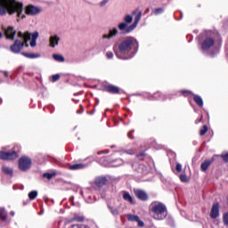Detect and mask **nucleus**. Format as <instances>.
Segmentation results:
<instances>
[{
    "label": "nucleus",
    "instance_id": "49530a36",
    "mask_svg": "<svg viewBox=\"0 0 228 228\" xmlns=\"http://www.w3.org/2000/svg\"><path fill=\"white\" fill-rule=\"evenodd\" d=\"M0 38H3V33L0 32Z\"/></svg>",
    "mask_w": 228,
    "mask_h": 228
},
{
    "label": "nucleus",
    "instance_id": "9d476101",
    "mask_svg": "<svg viewBox=\"0 0 228 228\" xmlns=\"http://www.w3.org/2000/svg\"><path fill=\"white\" fill-rule=\"evenodd\" d=\"M60 36L53 35L49 37V46L52 48L56 47L60 44Z\"/></svg>",
    "mask_w": 228,
    "mask_h": 228
},
{
    "label": "nucleus",
    "instance_id": "dca6fc26",
    "mask_svg": "<svg viewBox=\"0 0 228 228\" xmlns=\"http://www.w3.org/2000/svg\"><path fill=\"white\" fill-rule=\"evenodd\" d=\"M118 33V30L117 28H113L110 30L109 34H104L102 36V38H113V37H117V34Z\"/></svg>",
    "mask_w": 228,
    "mask_h": 228
},
{
    "label": "nucleus",
    "instance_id": "37998d69",
    "mask_svg": "<svg viewBox=\"0 0 228 228\" xmlns=\"http://www.w3.org/2000/svg\"><path fill=\"white\" fill-rule=\"evenodd\" d=\"M136 222H137L139 227H143V223L140 220V218Z\"/></svg>",
    "mask_w": 228,
    "mask_h": 228
},
{
    "label": "nucleus",
    "instance_id": "c9c22d12",
    "mask_svg": "<svg viewBox=\"0 0 228 228\" xmlns=\"http://www.w3.org/2000/svg\"><path fill=\"white\" fill-rule=\"evenodd\" d=\"M223 220L224 225H228V213L224 214Z\"/></svg>",
    "mask_w": 228,
    "mask_h": 228
},
{
    "label": "nucleus",
    "instance_id": "bb28decb",
    "mask_svg": "<svg viewBox=\"0 0 228 228\" xmlns=\"http://www.w3.org/2000/svg\"><path fill=\"white\" fill-rule=\"evenodd\" d=\"M118 28L120 29V31H124V33H127L126 32L127 29V23H119Z\"/></svg>",
    "mask_w": 228,
    "mask_h": 228
},
{
    "label": "nucleus",
    "instance_id": "7c9ffc66",
    "mask_svg": "<svg viewBox=\"0 0 228 228\" xmlns=\"http://www.w3.org/2000/svg\"><path fill=\"white\" fill-rule=\"evenodd\" d=\"M208 133V126H204L203 128L200 131V136H204Z\"/></svg>",
    "mask_w": 228,
    "mask_h": 228
},
{
    "label": "nucleus",
    "instance_id": "f704fd0d",
    "mask_svg": "<svg viewBox=\"0 0 228 228\" xmlns=\"http://www.w3.org/2000/svg\"><path fill=\"white\" fill-rule=\"evenodd\" d=\"M58 79H60V75L59 74L52 76L53 83H55V81H58Z\"/></svg>",
    "mask_w": 228,
    "mask_h": 228
},
{
    "label": "nucleus",
    "instance_id": "20e7f679",
    "mask_svg": "<svg viewBox=\"0 0 228 228\" xmlns=\"http://www.w3.org/2000/svg\"><path fill=\"white\" fill-rule=\"evenodd\" d=\"M151 211L155 220H165L167 218V207L160 202L152 203Z\"/></svg>",
    "mask_w": 228,
    "mask_h": 228
},
{
    "label": "nucleus",
    "instance_id": "2eb2a0df",
    "mask_svg": "<svg viewBox=\"0 0 228 228\" xmlns=\"http://www.w3.org/2000/svg\"><path fill=\"white\" fill-rule=\"evenodd\" d=\"M106 92H109L110 94H118L120 92V89L118 86H107L105 87Z\"/></svg>",
    "mask_w": 228,
    "mask_h": 228
},
{
    "label": "nucleus",
    "instance_id": "7ed1b4c3",
    "mask_svg": "<svg viewBox=\"0 0 228 228\" xmlns=\"http://www.w3.org/2000/svg\"><path fill=\"white\" fill-rule=\"evenodd\" d=\"M31 40V34L29 32L22 33L21 31L18 32V38L14 41L13 45H11L10 50L15 54H19L22 48L28 47V41Z\"/></svg>",
    "mask_w": 228,
    "mask_h": 228
},
{
    "label": "nucleus",
    "instance_id": "58836bf2",
    "mask_svg": "<svg viewBox=\"0 0 228 228\" xmlns=\"http://www.w3.org/2000/svg\"><path fill=\"white\" fill-rule=\"evenodd\" d=\"M106 56L109 60H111L113 58V53L111 52H107Z\"/></svg>",
    "mask_w": 228,
    "mask_h": 228
},
{
    "label": "nucleus",
    "instance_id": "de8ad7c7",
    "mask_svg": "<svg viewBox=\"0 0 228 228\" xmlns=\"http://www.w3.org/2000/svg\"><path fill=\"white\" fill-rule=\"evenodd\" d=\"M4 76H5V77H8V72H4Z\"/></svg>",
    "mask_w": 228,
    "mask_h": 228
},
{
    "label": "nucleus",
    "instance_id": "6e6552de",
    "mask_svg": "<svg viewBox=\"0 0 228 228\" xmlns=\"http://www.w3.org/2000/svg\"><path fill=\"white\" fill-rule=\"evenodd\" d=\"M27 15H38L42 12V10L34 5H28L25 9Z\"/></svg>",
    "mask_w": 228,
    "mask_h": 228
},
{
    "label": "nucleus",
    "instance_id": "2f4dec72",
    "mask_svg": "<svg viewBox=\"0 0 228 228\" xmlns=\"http://www.w3.org/2000/svg\"><path fill=\"white\" fill-rule=\"evenodd\" d=\"M180 181H182V183H188V176H186V175H181Z\"/></svg>",
    "mask_w": 228,
    "mask_h": 228
},
{
    "label": "nucleus",
    "instance_id": "4468645a",
    "mask_svg": "<svg viewBox=\"0 0 228 228\" xmlns=\"http://www.w3.org/2000/svg\"><path fill=\"white\" fill-rule=\"evenodd\" d=\"M39 37L38 31L34 32L32 35L30 34V46L31 47H36L37 46V40Z\"/></svg>",
    "mask_w": 228,
    "mask_h": 228
},
{
    "label": "nucleus",
    "instance_id": "39448f33",
    "mask_svg": "<svg viewBox=\"0 0 228 228\" xmlns=\"http://www.w3.org/2000/svg\"><path fill=\"white\" fill-rule=\"evenodd\" d=\"M19 168L21 172H26L31 168V159L28 157H21L19 161Z\"/></svg>",
    "mask_w": 228,
    "mask_h": 228
},
{
    "label": "nucleus",
    "instance_id": "b1692460",
    "mask_svg": "<svg viewBox=\"0 0 228 228\" xmlns=\"http://www.w3.org/2000/svg\"><path fill=\"white\" fill-rule=\"evenodd\" d=\"M84 167V164H74L69 166V170H81Z\"/></svg>",
    "mask_w": 228,
    "mask_h": 228
},
{
    "label": "nucleus",
    "instance_id": "79ce46f5",
    "mask_svg": "<svg viewBox=\"0 0 228 228\" xmlns=\"http://www.w3.org/2000/svg\"><path fill=\"white\" fill-rule=\"evenodd\" d=\"M222 158H223L224 161H225L226 163H228V153H227V154H224V155H222Z\"/></svg>",
    "mask_w": 228,
    "mask_h": 228
},
{
    "label": "nucleus",
    "instance_id": "a19ab883",
    "mask_svg": "<svg viewBox=\"0 0 228 228\" xmlns=\"http://www.w3.org/2000/svg\"><path fill=\"white\" fill-rule=\"evenodd\" d=\"M123 163L122 159H118V164H114L113 167H120Z\"/></svg>",
    "mask_w": 228,
    "mask_h": 228
},
{
    "label": "nucleus",
    "instance_id": "f03ea898",
    "mask_svg": "<svg viewBox=\"0 0 228 228\" xmlns=\"http://www.w3.org/2000/svg\"><path fill=\"white\" fill-rule=\"evenodd\" d=\"M22 4L15 0H0V15H6V12L10 15L13 13L17 14V17L24 19L26 15L22 13L23 7Z\"/></svg>",
    "mask_w": 228,
    "mask_h": 228
},
{
    "label": "nucleus",
    "instance_id": "412c9836",
    "mask_svg": "<svg viewBox=\"0 0 228 228\" xmlns=\"http://www.w3.org/2000/svg\"><path fill=\"white\" fill-rule=\"evenodd\" d=\"M105 183H106L105 177H98L95 179V184H97V186H103Z\"/></svg>",
    "mask_w": 228,
    "mask_h": 228
},
{
    "label": "nucleus",
    "instance_id": "aec40b11",
    "mask_svg": "<svg viewBox=\"0 0 228 228\" xmlns=\"http://www.w3.org/2000/svg\"><path fill=\"white\" fill-rule=\"evenodd\" d=\"M211 163H213V161L206 160L204 163L201 164V170L203 172H206V170H208V168H209V167L211 166Z\"/></svg>",
    "mask_w": 228,
    "mask_h": 228
},
{
    "label": "nucleus",
    "instance_id": "393cba45",
    "mask_svg": "<svg viewBox=\"0 0 228 228\" xmlns=\"http://www.w3.org/2000/svg\"><path fill=\"white\" fill-rule=\"evenodd\" d=\"M38 196V192L37 191H32L28 193V198L30 200H35V198Z\"/></svg>",
    "mask_w": 228,
    "mask_h": 228
},
{
    "label": "nucleus",
    "instance_id": "c756f323",
    "mask_svg": "<svg viewBox=\"0 0 228 228\" xmlns=\"http://www.w3.org/2000/svg\"><path fill=\"white\" fill-rule=\"evenodd\" d=\"M0 218L2 220H6V212L4 208H0Z\"/></svg>",
    "mask_w": 228,
    "mask_h": 228
},
{
    "label": "nucleus",
    "instance_id": "a18cd8bd",
    "mask_svg": "<svg viewBox=\"0 0 228 228\" xmlns=\"http://www.w3.org/2000/svg\"><path fill=\"white\" fill-rule=\"evenodd\" d=\"M133 13H138V10L134 11Z\"/></svg>",
    "mask_w": 228,
    "mask_h": 228
},
{
    "label": "nucleus",
    "instance_id": "0eeeda50",
    "mask_svg": "<svg viewBox=\"0 0 228 228\" xmlns=\"http://www.w3.org/2000/svg\"><path fill=\"white\" fill-rule=\"evenodd\" d=\"M19 155H17V152L12 151V152H6V151H0V159H7V160H12V159H16Z\"/></svg>",
    "mask_w": 228,
    "mask_h": 228
},
{
    "label": "nucleus",
    "instance_id": "ddd939ff",
    "mask_svg": "<svg viewBox=\"0 0 228 228\" xmlns=\"http://www.w3.org/2000/svg\"><path fill=\"white\" fill-rule=\"evenodd\" d=\"M220 215V206L218 203L213 205L210 216L211 218H216Z\"/></svg>",
    "mask_w": 228,
    "mask_h": 228
},
{
    "label": "nucleus",
    "instance_id": "c03bdc74",
    "mask_svg": "<svg viewBox=\"0 0 228 228\" xmlns=\"http://www.w3.org/2000/svg\"><path fill=\"white\" fill-rule=\"evenodd\" d=\"M128 154H134V150H130V151H128Z\"/></svg>",
    "mask_w": 228,
    "mask_h": 228
},
{
    "label": "nucleus",
    "instance_id": "4be33fe9",
    "mask_svg": "<svg viewBox=\"0 0 228 228\" xmlns=\"http://www.w3.org/2000/svg\"><path fill=\"white\" fill-rule=\"evenodd\" d=\"M2 170H3V173L7 174V175H13V170H12V168H10L6 166H4L2 167Z\"/></svg>",
    "mask_w": 228,
    "mask_h": 228
},
{
    "label": "nucleus",
    "instance_id": "cd10ccee",
    "mask_svg": "<svg viewBox=\"0 0 228 228\" xmlns=\"http://www.w3.org/2000/svg\"><path fill=\"white\" fill-rule=\"evenodd\" d=\"M124 20L126 22V24H131L133 22V16L128 14L125 16Z\"/></svg>",
    "mask_w": 228,
    "mask_h": 228
},
{
    "label": "nucleus",
    "instance_id": "1a4fd4ad",
    "mask_svg": "<svg viewBox=\"0 0 228 228\" xmlns=\"http://www.w3.org/2000/svg\"><path fill=\"white\" fill-rule=\"evenodd\" d=\"M142 19V12H138L135 18H134V22L127 28V29L126 30V33H131V31H133V29H135L136 26H138V22H140Z\"/></svg>",
    "mask_w": 228,
    "mask_h": 228
},
{
    "label": "nucleus",
    "instance_id": "473e14b6",
    "mask_svg": "<svg viewBox=\"0 0 228 228\" xmlns=\"http://www.w3.org/2000/svg\"><path fill=\"white\" fill-rule=\"evenodd\" d=\"M109 208H110V213H112V215H114V216L118 215V209H117V208H113V207H109Z\"/></svg>",
    "mask_w": 228,
    "mask_h": 228
},
{
    "label": "nucleus",
    "instance_id": "ea45409f",
    "mask_svg": "<svg viewBox=\"0 0 228 228\" xmlns=\"http://www.w3.org/2000/svg\"><path fill=\"white\" fill-rule=\"evenodd\" d=\"M177 172H181L183 170V166L181 164H176Z\"/></svg>",
    "mask_w": 228,
    "mask_h": 228
},
{
    "label": "nucleus",
    "instance_id": "4c0bfd02",
    "mask_svg": "<svg viewBox=\"0 0 228 228\" xmlns=\"http://www.w3.org/2000/svg\"><path fill=\"white\" fill-rule=\"evenodd\" d=\"M108 3H110V0H102L100 3V6H106V4H108Z\"/></svg>",
    "mask_w": 228,
    "mask_h": 228
},
{
    "label": "nucleus",
    "instance_id": "a878e982",
    "mask_svg": "<svg viewBox=\"0 0 228 228\" xmlns=\"http://www.w3.org/2000/svg\"><path fill=\"white\" fill-rule=\"evenodd\" d=\"M127 218L130 222H138V219L140 217H138V216H134V215H131V214H128L127 215Z\"/></svg>",
    "mask_w": 228,
    "mask_h": 228
},
{
    "label": "nucleus",
    "instance_id": "9b49d317",
    "mask_svg": "<svg viewBox=\"0 0 228 228\" xmlns=\"http://www.w3.org/2000/svg\"><path fill=\"white\" fill-rule=\"evenodd\" d=\"M213 45H215V40L211 37H208L202 43L201 47L204 51H206V50L209 49L210 47H213Z\"/></svg>",
    "mask_w": 228,
    "mask_h": 228
},
{
    "label": "nucleus",
    "instance_id": "c85d7f7f",
    "mask_svg": "<svg viewBox=\"0 0 228 228\" xmlns=\"http://www.w3.org/2000/svg\"><path fill=\"white\" fill-rule=\"evenodd\" d=\"M54 175H56V174L54 173H45L43 175V177H45V179H53Z\"/></svg>",
    "mask_w": 228,
    "mask_h": 228
},
{
    "label": "nucleus",
    "instance_id": "5701e85b",
    "mask_svg": "<svg viewBox=\"0 0 228 228\" xmlns=\"http://www.w3.org/2000/svg\"><path fill=\"white\" fill-rule=\"evenodd\" d=\"M124 200H126L127 202H130V204H133V197L129 192H124L123 194Z\"/></svg>",
    "mask_w": 228,
    "mask_h": 228
},
{
    "label": "nucleus",
    "instance_id": "f8f14e48",
    "mask_svg": "<svg viewBox=\"0 0 228 228\" xmlns=\"http://www.w3.org/2000/svg\"><path fill=\"white\" fill-rule=\"evenodd\" d=\"M134 195L140 200H147V199H149L147 192H145L144 191H142L140 189L134 190Z\"/></svg>",
    "mask_w": 228,
    "mask_h": 228
},
{
    "label": "nucleus",
    "instance_id": "8fccbe9b",
    "mask_svg": "<svg viewBox=\"0 0 228 228\" xmlns=\"http://www.w3.org/2000/svg\"><path fill=\"white\" fill-rule=\"evenodd\" d=\"M12 216L15 215V213H12Z\"/></svg>",
    "mask_w": 228,
    "mask_h": 228
},
{
    "label": "nucleus",
    "instance_id": "f257e3e1",
    "mask_svg": "<svg viewBox=\"0 0 228 228\" xmlns=\"http://www.w3.org/2000/svg\"><path fill=\"white\" fill-rule=\"evenodd\" d=\"M137 49L138 41L134 37H127L119 44L118 50H116L115 53L119 60H130L136 54Z\"/></svg>",
    "mask_w": 228,
    "mask_h": 228
},
{
    "label": "nucleus",
    "instance_id": "a211bd4d",
    "mask_svg": "<svg viewBox=\"0 0 228 228\" xmlns=\"http://www.w3.org/2000/svg\"><path fill=\"white\" fill-rule=\"evenodd\" d=\"M53 58L55 61H59L60 63H63V61H65V57L61 54L54 53L53 54Z\"/></svg>",
    "mask_w": 228,
    "mask_h": 228
},
{
    "label": "nucleus",
    "instance_id": "423d86ee",
    "mask_svg": "<svg viewBox=\"0 0 228 228\" xmlns=\"http://www.w3.org/2000/svg\"><path fill=\"white\" fill-rule=\"evenodd\" d=\"M4 35L7 40H14L17 30L13 27L9 26L7 28H4Z\"/></svg>",
    "mask_w": 228,
    "mask_h": 228
},
{
    "label": "nucleus",
    "instance_id": "72a5a7b5",
    "mask_svg": "<svg viewBox=\"0 0 228 228\" xmlns=\"http://www.w3.org/2000/svg\"><path fill=\"white\" fill-rule=\"evenodd\" d=\"M163 8H159L154 11V15H159V13H163Z\"/></svg>",
    "mask_w": 228,
    "mask_h": 228
},
{
    "label": "nucleus",
    "instance_id": "09e8293b",
    "mask_svg": "<svg viewBox=\"0 0 228 228\" xmlns=\"http://www.w3.org/2000/svg\"><path fill=\"white\" fill-rule=\"evenodd\" d=\"M128 136H129V138H131V132L128 133Z\"/></svg>",
    "mask_w": 228,
    "mask_h": 228
},
{
    "label": "nucleus",
    "instance_id": "e433bc0d",
    "mask_svg": "<svg viewBox=\"0 0 228 228\" xmlns=\"http://www.w3.org/2000/svg\"><path fill=\"white\" fill-rule=\"evenodd\" d=\"M74 220H76V222H84L85 217H83V216H75Z\"/></svg>",
    "mask_w": 228,
    "mask_h": 228
},
{
    "label": "nucleus",
    "instance_id": "f3484780",
    "mask_svg": "<svg viewBox=\"0 0 228 228\" xmlns=\"http://www.w3.org/2000/svg\"><path fill=\"white\" fill-rule=\"evenodd\" d=\"M21 54L25 56V58H30V59L40 58V53H22Z\"/></svg>",
    "mask_w": 228,
    "mask_h": 228
},
{
    "label": "nucleus",
    "instance_id": "6ab92c4d",
    "mask_svg": "<svg viewBox=\"0 0 228 228\" xmlns=\"http://www.w3.org/2000/svg\"><path fill=\"white\" fill-rule=\"evenodd\" d=\"M194 102L200 108H202L204 106V102L202 101V98L199 95H194Z\"/></svg>",
    "mask_w": 228,
    "mask_h": 228
}]
</instances>
